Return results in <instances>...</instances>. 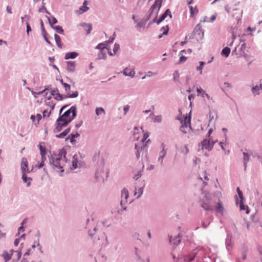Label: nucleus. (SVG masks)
Masks as SVG:
<instances>
[{"instance_id": "nucleus-1", "label": "nucleus", "mask_w": 262, "mask_h": 262, "mask_svg": "<svg viewBox=\"0 0 262 262\" xmlns=\"http://www.w3.org/2000/svg\"><path fill=\"white\" fill-rule=\"evenodd\" d=\"M49 160V164L51 168L53 169L56 168L59 169V176L62 177L63 176V172L64 170L62 166H61L60 164V161L61 160V157H57L55 158L53 155H51L50 156H48Z\"/></svg>"}, {"instance_id": "nucleus-2", "label": "nucleus", "mask_w": 262, "mask_h": 262, "mask_svg": "<svg viewBox=\"0 0 262 262\" xmlns=\"http://www.w3.org/2000/svg\"><path fill=\"white\" fill-rule=\"evenodd\" d=\"M194 244H191L192 250L190 253L184 256V260L185 261H191L194 260L198 251L202 249V248L200 246L194 247Z\"/></svg>"}, {"instance_id": "nucleus-3", "label": "nucleus", "mask_w": 262, "mask_h": 262, "mask_svg": "<svg viewBox=\"0 0 262 262\" xmlns=\"http://www.w3.org/2000/svg\"><path fill=\"white\" fill-rule=\"evenodd\" d=\"M177 119L180 120L181 123H182V125L180 128V130L184 134H186L187 132L183 128L184 127L187 128L188 126H189L190 127V122H191L190 115H189V116L188 117H185L184 121H183L182 118H179V117L177 118Z\"/></svg>"}, {"instance_id": "nucleus-4", "label": "nucleus", "mask_w": 262, "mask_h": 262, "mask_svg": "<svg viewBox=\"0 0 262 262\" xmlns=\"http://www.w3.org/2000/svg\"><path fill=\"white\" fill-rule=\"evenodd\" d=\"M78 92L76 91L72 93H68L66 95H63L60 93H58L57 95L54 96V99L57 101H62L65 98H76L78 96Z\"/></svg>"}, {"instance_id": "nucleus-5", "label": "nucleus", "mask_w": 262, "mask_h": 262, "mask_svg": "<svg viewBox=\"0 0 262 262\" xmlns=\"http://www.w3.org/2000/svg\"><path fill=\"white\" fill-rule=\"evenodd\" d=\"M121 195L122 200L120 202V205L123 210H125L126 207L125 206V203H127V199L129 197V192L128 190L126 188H123L121 190Z\"/></svg>"}, {"instance_id": "nucleus-6", "label": "nucleus", "mask_w": 262, "mask_h": 262, "mask_svg": "<svg viewBox=\"0 0 262 262\" xmlns=\"http://www.w3.org/2000/svg\"><path fill=\"white\" fill-rule=\"evenodd\" d=\"M199 146L201 147V150L206 149L208 151H211L213 148L211 144L210 139H204L201 143L199 144Z\"/></svg>"}, {"instance_id": "nucleus-7", "label": "nucleus", "mask_w": 262, "mask_h": 262, "mask_svg": "<svg viewBox=\"0 0 262 262\" xmlns=\"http://www.w3.org/2000/svg\"><path fill=\"white\" fill-rule=\"evenodd\" d=\"M235 203L236 205H239L240 210H245L246 214H249L250 211V209L247 205L244 204V201H239V199L237 195L235 196Z\"/></svg>"}, {"instance_id": "nucleus-8", "label": "nucleus", "mask_w": 262, "mask_h": 262, "mask_svg": "<svg viewBox=\"0 0 262 262\" xmlns=\"http://www.w3.org/2000/svg\"><path fill=\"white\" fill-rule=\"evenodd\" d=\"M193 32L198 36V39H202L204 37V31L200 24H198L194 28Z\"/></svg>"}, {"instance_id": "nucleus-9", "label": "nucleus", "mask_w": 262, "mask_h": 262, "mask_svg": "<svg viewBox=\"0 0 262 262\" xmlns=\"http://www.w3.org/2000/svg\"><path fill=\"white\" fill-rule=\"evenodd\" d=\"M227 236L225 239V244L226 249L228 251H229L230 249L232 247V234L231 232L227 231Z\"/></svg>"}, {"instance_id": "nucleus-10", "label": "nucleus", "mask_w": 262, "mask_h": 262, "mask_svg": "<svg viewBox=\"0 0 262 262\" xmlns=\"http://www.w3.org/2000/svg\"><path fill=\"white\" fill-rule=\"evenodd\" d=\"M135 149L136 151H144L145 157L147 160H148V147L146 146V144H142L141 146H139L137 144H136L135 145Z\"/></svg>"}, {"instance_id": "nucleus-11", "label": "nucleus", "mask_w": 262, "mask_h": 262, "mask_svg": "<svg viewBox=\"0 0 262 262\" xmlns=\"http://www.w3.org/2000/svg\"><path fill=\"white\" fill-rule=\"evenodd\" d=\"M20 169L21 173H27V172H29L28 162L27 158L25 157H23L21 159Z\"/></svg>"}, {"instance_id": "nucleus-12", "label": "nucleus", "mask_w": 262, "mask_h": 262, "mask_svg": "<svg viewBox=\"0 0 262 262\" xmlns=\"http://www.w3.org/2000/svg\"><path fill=\"white\" fill-rule=\"evenodd\" d=\"M79 137H80V134L77 132H76L75 133H72L66 138L65 140L67 141L69 140L70 143L72 145H74L76 142L75 139L78 138Z\"/></svg>"}, {"instance_id": "nucleus-13", "label": "nucleus", "mask_w": 262, "mask_h": 262, "mask_svg": "<svg viewBox=\"0 0 262 262\" xmlns=\"http://www.w3.org/2000/svg\"><path fill=\"white\" fill-rule=\"evenodd\" d=\"M66 63L67 71L70 73H73L75 70L76 62L74 61H67Z\"/></svg>"}, {"instance_id": "nucleus-14", "label": "nucleus", "mask_w": 262, "mask_h": 262, "mask_svg": "<svg viewBox=\"0 0 262 262\" xmlns=\"http://www.w3.org/2000/svg\"><path fill=\"white\" fill-rule=\"evenodd\" d=\"M79 26L83 28L84 30L85 31V34L87 35L90 34L93 29L92 24L91 23H81Z\"/></svg>"}, {"instance_id": "nucleus-15", "label": "nucleus", "mask_w": 262, "mask_h": 262, "mask_svg": "<svg viewBox=\"0 0 262 262\" xmlns=\"http://www.w3.org/2000/svg\"><path fill=\"white\" fill-rule=\"evenodd\" d=\"M79 55V53L75 51L69 52L66 53L64 56L65 60L74 59L77 58Z\"/></svg>"}, {"instance_id": "nucleus-16", "label": "nucleus", "mask_w": 262, "mask_h": 262, "mask_svg": "<svg viewBox=\"0 0 262 262\" xmlns=\"http://www.w3.org/2000/svg\"><path fill=\"white\" fill-rule=\"evenodd\" d=\"M58 118L56 119V122L55 124V128L53 129V132L58 133L62 130V128L65 127V125L63 124L61 122H58Z\"/></svg>"}, {"instance_id": "nucleus-17", "label": "nucleus", "mask_w": 262, "mask_h": 262, "mask_svg": "<svg viewBox=\"0 0 262 262\" xmlns=\"http://www.w3.org/2000/svg\"><path fill=\"white\" fill-rule=\"evenodd\" d=\"M21 179L24 183H26L27 187H29L32 181V178L28 177L27 175V173H21Z\"/></svg>"}, {"instance_id": "nucleus-18", "label": "nucleus", "mask_w": 262, "mask_h": 262, "mask_svg": "<svg viewBox=\"0 0 262 262\" xmlns=\"http://www.w3.org/2000/svg\"><path fill=\"white\" fill-rule=\"evenodd\" d=\"M157 3V1L156 2H154V3L150 6L148 11V14L147 15L148 16V17H151L152 14L154 12V10L157 7L158 8V9L156 12H158V14L159 13L160 10H159V4H158Z\"/></svg>"}, {"instance_id": "nucleus-19", "label": "nucleus", "mask_w": 262, "mask_h": 262, "mask_svg": "<svg viewBox=\"0 0 262 262\" xmlns=\"http://www.w3.org/2000/svg\"><path fill=\"white\" fill-rule=\"evenodd\" d=\"M39 150L40 155H46L47 153V148L45 144V142H40L37 145Z\"/></svg>"}, {"instance_id": "nucleus-20", "label": "nucleus", "mask_w": 262, "mask_h": 262, "mask_svg": "<svg viewBox=\"0 0 262 262\" xmlns=\"http://www.w3.org/2000/svg\"><path fill=\"white\" fill-rule=\"evenodd\" d=\"M71 127L69 126L59 134H56L55 137L59 139L64 138L71 131Z\"/></svg>"}, {"instance_id": "nucleus-21", "label": "nucleus", "mask_w": 262, "mask_h": 262, "mask_svg": "<svg viewBox=\"0 0 262 262\" xmlns=\"http://www.w3.org/2000/svg\"><path fill=\"white\" fill-rule=\"evenodd\" d=\"M150 18V17H148V15L146 16L144 18H142L140 22H139L137 25L136 27L139 28H143L144 27L145 24L147 23V22L149 20Z\"/></svg>"}, {"instance_id": "nucleus-22", "label": "nucleus", "mask_w": 262, "mask_h": 262, "mask_svg": "<svg viewBox=\"0 0 262 262\" xmlns=\"http://www.w3.org/2000/svg\"><path fill=\"white\" fill-rule=\"evenodd\" d=\"M122 73L125 76H129L132 78L134 77L135 74V72L134 70H130L127 68L123 70Z\"/></svg>"}, {"instance_id": "nucleus-23", "label": "nucleus", "mask_w": 262, "mask_h": 262, "mask_svg": "<svg viewBox=\"0 0 262 262\" xmlns=\"http://www.w3.org/2000/svg\"><path fill=\"white\" fill-rule=\"evenodd\" d=\"M58 122H61L65 127L67 126L72 121L70 118H63L60 115L58 117Z\"/></svg>"}, {"instance_id": "nucleus-24", "label": "nucleus", "mask_w": 262, "mask_h": 262, "mask_svg": "<svg viewBox=\"0 0 262 262\" xmlns=\"http://www.w3.org/2000/svg\"><path fill=\"white\" fill-rule=\"evenodd\" d=\"M163 30H164V31L163 32V33L158 36V38H161L164 36L167 35L168 34V32L169 31V27L168 25H166L165 26L162 27L160 29V31H162Z\"/></svg>"}, {"instance_id": "nucleus-25", "label": "nucleus", "mask_w": 262, "mask_h": 262, "mask_svg": "<svg viewBox=\"0 0 262 262\" xmlns=\"http://www.w3.org/2000/svg\"><path fill=\"white\" fill-rule=\"evenodd\" d=\"M231 49L228 47H224L221 53V54L222 56L227 58L230 53Z\"/></svg>"}, {"instance_id": "nucleus-26", "label": "nucleus", "mask_w": 262, "mask_h": 262, "mask_svg": "<svg viewBox=\"0 0 262 262\" xmlns=\"http://www.w3.org/2000/svg\"><path fill=\"white\" fill-rule=\"evenodd\" d=\"M215 209V211L217 213H221L222 215H223L224 213V208L222 204V203L221 202H219L217 203H216Z\"/></svg>"}, {"instance_id": "nucleus-27", "label": "nucleus", "mask_w": 262, "mask_h": 262, "mask_svg": "<svg viewBox=\"0 0 262 262\" xmlns=\"http://www.w3.org/2000/svg\"><path fill=\"white\" fill-rule=\"evenodd\" d=\"M5 262H8L12 258V253H9L6 250H4L2 254Z\"/></svg>"}, {"instance_id": "nucleus-28", "label": "nucleus", "mask_w": 262, "mask_h": 262, "mask_svg": "<svg viewBox=\"0 0 262 262\" xmlns=\"http://www.w3.org/2000/svg\"><path fill=\"white\" fill-rule=\"evenodd\" d=\"M46 17L48 19L49 23L51 28L55 26L54 25L58 23V20L54 16H52L51 18L47 15H46Z\"/></svg>"}, {"instance_id": "nucleus-29", "label": "nucleus", "mask_w": 262, "mask_h": 262, "mask_svg": "<svg viewBox=\"0 0 262 262\" xmlns=\"http://www.w3.org/2000/svg\"><path fill=\"white\" fill-rule=\"evenodd\" d=\"M260 89H262V84L260 83L259 86L256 85L252 88L251 91L253 93V95L255 96L256 95L259 94V91Z\"/></svg>"}, {"instance_id": "nucleus-30", "label": "nucleus", "mask_w": 262, "mask_h": 262, "mask_svg": "<svg viewBox=\"0 0 262 262\" xmlns=\"http://www.w3.org/2000/svg\"><path fill=\"white\" fill-rule=\"evenodd\" d=\"M54 39L55 40L56 44L57 45V47L59 48H62V44L61 41V38L57 34H54Z\"/></svg>"}, {"instance_id": "nucleus-31", "label": "nucleus", "mask_w": 262, "mask_h": 262, "mask_svg": "<svg viewBox=\"0 0 262 262\" xmlns=\"http://www.w3.org/2000/svg\"><path fill=\"white\" fill-rule=\"evenodd\" d=\"M74 105L72 106L69 109L65 111L61 116L63 118H70L71 113L73 112Z\"/></svg>"}, {"instance_id": "nucleus-32", "label": "nucleus", "mask_w": 262, "mask_h": 262, "mask_svg": "<svg viewBox=\"0 0 262 262\" xmlns=\"http://www.w3.org/2000/svg\"><path fill=\"white\" fill-rule=\"evenodd\" d=\"M46 105L51 107L50 111L47 114V117H49L50 116L52 111H53L55 108V103H54L53 101H50L46 102Z\"/></svg>"}, {"instance_id": "nucleus-33", "label": "nucleus", "mask_w": 262, "mask_h": 262, "mask_svg": "<svg viewBox=\"0 0 262 262\" xmlns=\"http://www.w3.org/2000/svg\"><path fill=\"white\" fill-rule=\"evenodd\" d=\"M201 206L205 210L210 211L212 210V207L208 203L205 202L201 203Z\"/></svg>"}, {"instance_id": "nucleus-34", "label": "nucleus", "mask_w": 262, "mask_h": 262, "mask_svg": "<svg viewBox=\"0 0 262 262\" xmlns=\"http://www.w3.org/2000/svg\"><path fill=\"white\" fill-rule=\"evenodd\" d=\"M52 28L55 30L57 33L61 35L64 34V30L61 26H55L53 27Z\"/></svg>"}, {"instance_id": "nucleus-35", "label": "nucleus", "mask_w": 262, "mask_h": 262, "mask_svg": "<svg viewBox=\"0 0 262 262\" xmlns=\"http://www.w3.org/2000/svg\"><path fill=\"white\" fill-rule=\"evenodd\" d=\"M190 9V17H193L194 15L196 14L199 12V10L196 6L193 8L192 6H189Z\"/></svg>"}, {"instance_id": "nucleus-36", "label": "nucleus", "mask_w": 262, "mask_h": 262, "mask_svg": "<svg viewBox=\"0 0 262 262\" xmlns=\"http://www.w3.org/2000/svg\"><path fill=\"white\" fill-rule=\"evenodd\" d=\"M167 12H168V11H167V9L165 11V12L160 16L159 18H158V21L159 23H161L166 18L167 16H168V14H167Z\"/></svg>"}, {"instance_id": "nucleus-37", "label": "nucleus", "mask_w": 262, "mask_h": 262, "mask_svg": "<svg viewBox=\"0 0 262 262\" xmlns=\"http://www.w3.org/2000/svg\"><path fill=\"white\" fill-rule=\"evenodd\" d=\"M106 53L103 51H102L101 52L99 51V53L98 54V57L97 58V59L100 60V59H104L105 60L106 59Z\"/></svg>"}, {"instance_id": "nucleus-38", "label": "nucleus", "mask_w": 262, "mask_h": 262, "mask_svg": "<svg viewBox=\"0 0 262 262\" xmlns=\"http://www.w3.org/2000/svg\"><path fill=\"white\" fill-rule=\"evenodd\" d=\"M66 154H67V151H66V149L64 147H63L62 149H61L59 150L58 156L59 157H61V159H62V157H63V158L65 160H66Z\"/></svg>"}, {"instance_id": "nucleus-39", "label": "nucleus", "mask_w": 262, "mask_h": 262, "mask_svg": "<svg viewBox=\"0 0 262 262\" xmlns=\"http://www.w3.org/2000/svg\"><path fill=\"white\" fill-rule=\"evenodd\" d=\"M236 190L239 199V201H244L245 199L242 191L239 189V187H237Z\"/></svg>"}, {"instance_id": "nucleus-40", "label": "nucleus", "mask_w": 262, "mask_h": 262, "mask_svg": "<svg viewBox=\"0 0 262 262\" xmlns=\"http://www.w3.org/2000/svg\"><path fill=\"white\" fill-rule=\"evenodd\" d=\"M72 112L71 113V116H70V118L73 121L77 116V107L76 105H74L73 110H72Z\"/></svg>"}, {"instance_id": "nucleus-41", "label": "nucleus", "mask_w": 262, "mask_h": 262, "mask_svg": "<svg viewBox=\"0 0 262 262\" xmlns=\"http://www.w3.org/2000/svg\"><path fill=\"white\" fill-rule=\"evenodd\" d=\"M23 245H24V243L20 244V247H19V248L17 250L15 251V252L17 253V256H18V259H20V258L21 257V255H22L21 250L23 248Z\"/></svg>"}, {"instance_id": "nucleus-42", "label": "nucleus", "mask_w": 262, "mask_h": 262, "mask_svg": "<svg viewBox=\"0 0 262 262\" xmlns=\"http://www.w3.org/2000/svg\"><path fill=\"white\" fill-rule=\"evenodd\" d=\"M89 9V7H88L87 6H81L80 7L79 9V13L80 14H81L87 11H88Z\"/></svg>"}, {"instance_id": "nucleus-43", "label": "nucleus", "mask_w": 262, "mask_h": 262, "mask_svg": "<svg viewBox=\"0 0 262 262\" xmlns=\"http://www.w3.org/2000/svg\"><path fill=\"white\" fill-rule=\"evenodd\" d=\"M97 231V227H95L93 230H89L88 231V234L90 237L92 239L93 238V236L95 234L96 231Z\"/></svg>"}, {"instance_id": "nucleus-44", "label": "nucleus", "mask_w": 262, "mask_h": 262, "mask_svg": "<svg viewBox=\"0 0 262 262\" xmlns=\"http://www.w3.org/2000/svg\"><path fill=\"white\" fill-rule=\"evenodd\" d=\"M38 11L39 12H45L49 15L51 14L49 11L47 10V9L44 5H42L40 7H39Z\"/></svg>"}, {"instance_id": "nucleus-45", "label": "nucleus", "mask_w": 262, "mask_h": 262, "mask_svg": "<svg viewBox=\"0 0 262 262\" xmlns=\"http://www.w3.org/2000/svg\"><path fill=\"white\" fill-rule=\"evenodd\" d=\"M180 234L176 236L173 239V244L175 246H178L181 242V239L180 238Z\"/></svg>"}, {"instance_id": "nucleus-46", "label": "nucleus", "mask_w": 262, "mask_h": 262, "mask_svg": "<svg viewBox=\"0 0 262 262\" xmlns=\"http://www.w3.org/2000/svg\"><path fill=\"white\" fill-rule=\"evenodd\" d=\"M244 159H243V163L244 165H246L247 162L249 160L250 156L249 154L247 152H243Z\"/></svg>"}, {"instance_id": "nucleus-47", "label": "nucleus", "mask_w": 262, "mask_h": 262, "mask_svg": "<svg viewBox=\"0 0 262 262\" xmlns=\"http://www.w3.org/2000/svg\"><path fill=\"white\" fill-rule=\"evenodd\" d=\"M158 17V12H156V15L155 18L150 21L149 22L148 24V27H149L150 25L153 24L154 23H157V25H159L160 23H158V19H157Z\"/></svg>"}, {"instance_id": "nucleus-48", "label": "nucleus", "mask_w": 262, "mask_h": 262, "mask_svg": "<svg viewBox=\"0 0 262 262\" xmlns=\"http://www.w3.org/2000/svg\"><path fill=\"white\" fill-rule=\"evenodd\" d=\"M106 48V46H104V44L102 43V42L98 43L95 47V49H98L99 51L101 52L103 51V50Z\"/></svg>"}, {"instance_id": "nucleus-49", "label": "nucleus", "mask_w": 262, "mask_h": 262, "mask_svg": "<svg viewBox=\"0 0 262 262\" xmlns=\"http://www.w3.org/2000/svg\"><path fill=\"white\" fill-rule=\"evenodd\" d=\"M196 91L198 93V95H201L202 97H204V94H205V91H204L201 87H198L196 88Z\"/></svg>"}, {"instance_id": "nucleus-50", "label": "nucleus", "mask_w": 262, "mask_h": 262, "mask_svg": "<svg viewBox=\"0 0 262 262\" xmlns=\"http://www.w3.org/2000/svg\"><path fill=\"white\" fill-rule=\"evenodd\" d=\"M96 114L97 116H99L101 113H103V114H105V111L103 107H97L95 110Z\"/></svg>"}, {"instance_id": "nucleus-51", "label": "nucleus", "mask_w": 262, "mask_h": 262, "mask_svg": "<svg viewBox=\"0 0 262 262\" xmlns=\"http://www.w3.org/2000/svg\"><path fill=\"white\" fill-rule=\"evenodd\" d=\"M187 59V57H186L184 55H181L179 58V61H178V62L177 63V64H180L185 62L186 61Z\"/></svg>"}, {"instance_id": "nucleus-52", "label": "nucleus", "mask_w": 262, "mask_h": 262, "mask_svg": "<svg viewBox=\"0 0 262 262\" xmlns=\"http://www.w3.org/2000/svg\"><path fill=\"white\" fill-rule=\"evenodd\" d=\"M100 157V152H96L93 157V162H98Z\"/></svg>"}, {"instance_id": "nucleus-53", "label": "nucleus", "mask_w": 262, "mask_h": 262, "mask_svg": "<svg viewBox=\"0 0 262 262\" xmlns=\"http://www.w3.org/2000/svg\"><path fill=\"white\" fill-rule=\"evenodd\" d=\"M59 93V90L57 88H55L52 90H51L50 94L51 95L54 96L57 95Z\"/></svg>"}, {"instance_id": "nucleus-54", "label": "nucleus", "mask_w": 262, "mask_h": 262, "mask_svg": "<svg viewBox=\"0 0 262 262\" xmlns=\"http://www.w3.org/2000/svg\"><path fill=\"white\" fill-rule=\"evenodd\" d=\"M32 29L31 27L29 24L28 21H26V32L28 36L29 35V33L31 32Z\"/></svg>"}, {"instance_id": "nucleus-55", "label": "nucleus", "mask_w": 262, "mask_h": 262, "mask_svg": "<svg viewBox=\"0 0 262 262\" xmlns=\"http://www.w3.org/2000/svg\"><path fill=\"white\" fill-rule=\"evenodd\" d=\"M27 90H29L31 92V93L34 96H36V95H40V91L39 92H35L34 91H33L32 90V89H31L30 87H28V86H27L26 88Z\"/></svg>"}, {"instance_id": "nucleus-56", "label": "nucleus", "mask_w": 262, "mask_h": 262, "mask_svg": "<svg viewBox=\"0 0 262 262\" xmlns=\"http://www.w3.org/2000/svg\"><path fill=\"white\" fill-rule=\"evenodd\" d=\"M119 49L120 45L118 43L115 42L113 47V52H114V54H116Z\"/></svg>"}, {"instance_id": "nucleus-57", "label": "nucleus", "mask_w": 262, "mask_h": 262, "mask_svg": "<svg viewBox=\"0 0 262 262\" xmlns=\"http://www.w3.org/2000/svg\"><path fill=\"white\" fill-rule=\"evenodd\" d=\"M141 152L142 153V155L144 154V151H136V152H135V155H136V159H137V160H139L140 159V154H141Z\"/></svg>"}, {"instance_id": "nucleus-58", "label": "nucleus", "mask_w": 262, "mask_h": 262, "mask_svg": "<svg viewBox=\"0 0 262 262\" xmlns=\"http://www.w3.org/2000/svg\"><path fill=\"white\" fill-rule=\"evenodd\" d=\"M63 86L66 92H69L71 90V85L67 83H63Z\"/></svg>"}, {"instance_id": "nucleus-59", "label": "nucleus", "mask_w": 262, "mask_h": 262, "mask_svg": "<svg viewBox=\"0 0 262 262\" xmlns=\"http://www.w3.org/2000/svg\"><path fill=\"white\" fill-rule=\"evenodd\" d=\"M143 174L142 171H139L136 175L134 176V179L136 180H138Z\"/></svg>"}, {"instance_id": "nucleus-60", "label": "nucleus", "mask_w": 262, "mask_h": 262, "mask_svg": "<svg viewBox=\"0 0 262 262\" xmlns=\"http://www.w3.org/2000/svg\"><path fill=\"white\" fill-rule=\"evenodd\" d=\"M173 80L174 81H177L176 78H179V76H180V74H179V71L178 70L174 71L173 73Z\"/></svg>"}, {"instance_id": "nucleus-61", "label": "nucleus", "mask_w": 262, "mask_h": 262, "mask_svg": "<svg viewBox=\"0 0 262 262\" xmlns=\"http://www.w3.org/2000/svg\"><path fill=\"white\" fill-rule=\"evenodd\" d=\"M41 34L42 35L43 38H45V37L48 36V34L46 31L45 28H43V29H41Z\"/></svg>"}, {"instance_id": "nucleus-62", "label": "nucleus", "mask_w": 262, "mask_h": 262, "mask_svg": "<svg viewBox=\"0 0 262 262\" xmlns=\"http://www.w3.org/2000/svg\"><path fill=\"white\" fill-rule=\"evenodd\" d=\"M70 105V104H65L61 107L59 110V116L61 115V113L62 111L65 110L67 107H68Z\"/></svg>"}, {"instance_id": "nucleus-63", "label": "nucleus", "mask_w": 262, "mask_h": 262, "mask_svg": "<svg viewBox=\"0 0 262 262\" xmlns=\"http://www.w3.org/2000/svg\"><path fill=\"white\" fill-rule=\"evenodd\" d=\"M245 35H246V34H242V35H239V37H240V38H239V41H240L241 42L245 43V41H246V40H245V38H244V36H245Z\"/></svg>"}, {"instance_id": "nucleus-64", "label": "nucleus", "mask_w": 262, "mask_h": 262, "mask_svg": "<svg viewBox=\"0 0 262 262\" xmlns=\"http://www.w3.org/2000/svg\"><path fill=\"white\" fill-rule=\"evenodd\" d=\"M129 109V105H126L123 107L124 114L126 115Z\"/></svg>"}]
</instances>
